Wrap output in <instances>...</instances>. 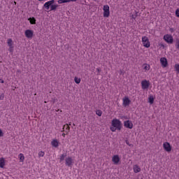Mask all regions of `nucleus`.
Instances as JSON below:
<instances>
[{
    "label": "nucleus",
    "instance_id": "nucleus-32",
    "mask_svg": "<svg viewBox=\"0 0 179 179\" xmlns=\"http://www.w3.org/2000/svg\"><path fill=\"white\" fill-rule=\"evenodd\" d=\"M62 136H63V138H65V136H66V133H62Z\"/></svg>",
    "mask_w": 179,
    "mask_h": 179
},
{
    "label": "nucleus",
    "instance_id": "nucleus-31",
    "mask_svg": "<svg viewBox=\"0 0 179 179\" xmlns=\"http://www.w3.org/2000/svg\"><path fill=\"white\" fill-rule=\"evenodd\" d=\"M0 136H3V132L1 129H0Z\"/></svg>",
    "mask_w": 179,
    "mask_h": 179
},
{
    "label": "nucleus",
    "instance_id": "nucleus-26",
    "mask_svg": "<svg viewBox=\"0 0 179 179\" xmlns=\"http://www.w3.org/2000/svg\"><path fill=\"white\" fill-rule=\"evenodd\" d=\"M38 155V157H44V155H45V152H44V151H40Z\"/></svg>",
    "mask_w": 179,
    "mask_h": 179
},
{
    "label": "nucleus",
    "instance_id": "nucleus-16",
    "mask_svg": "<svg viewBox=\"0 0 179 179\" xmlns=\"http://www.w3.org/2000/svg\"><path fill=\"white\" fill-rule=\"evenodd\" d=\"M51 145L53 148H58V146H59V141L57 139H52L51 141Z\"/></svg>",
    "mask_w": 179,
    "mask_h": 179
},
{
    "label": "nucleus",
    "instance_id": "nucleus-35",
    "mask_svg": "<svg viewBox=\"0 0 179 179\" xmlns=\"http://www.w3.org/2000/svg\"><path fill=\"white\" fill-rule=\"evenodd\" d=\"M126 143H127V145H128L129 146H131V145L129 144V143L127 142Z\"/></svg>",
    "mask_w": 179,
    "mask_h": 179
},
{
    "label": "nucleus",
    "instance_id": "nucleus-28",
    "mask_svg": "<svg viewBox=\"0 0 179 179\" xmlns=\"http://www.w3.org/2000/svg\"><path fill=\"white\" fill-rule=\"evenodd\" d=\"M176 16L177 17H179V8H177L176 10Z\"/></svg>",
    "mask_w": 179,
    "mask_h": 179
},
{
    "label": "nucleus",
    "instance_id": "nucleus-8",
    "mask_svg": "<svg viewBox=\"0 0 179 179\" xmlns=\"http://www.w3.org/2000/svg\"><path fill=\"white\" fill-rule=\"evenodd\" d=\"M24 36L27 38L31 39L33 36H34V31L31 29H27L24 31Z\"/></svg>",
    "mask_w": 179,
    "mask_h": 179
},
{
    "label": "nucleus",
    "instance_id": "nucleus-15",
    "mask_svg": "<svg viewBox=\"0 0 179 179\" xmlns=\"http://www.w3.org/2000/svg\"><path fill=\"white\" fill-rule=\"evenodd\" d=\"M69 125H71V124H64L63 126V129H62V132H65L66 134V135H68L69 134V131H71V127H69Z\"/></svg>",
    "mask_w": 179,
    "mask_h": 179
},
{
    "label": "nucleus",
    "instance_id": "nucleus-5",
    "mask_svg": "<svg viewBox=\"0 0 179 179\" xmlns=\"http://www.w3.org/2000/svg\"><path fill=\"white\" fill-rule=\"evenodd\" d=\"M163 39L164 40V41H166V43H167L168 44H173L174 39L173 38V36L170 35V34H165L164 36Z\"/></svg>",
    "mask_w": 179,
    "mask_h": 179
},
{
    "label": "nucleus",
    "instance_id": "nucleus-27",
    "mask_svg": "<svg viewBox=\"0 0 179 179\" xmlns=\"http://www.w3.org/2000/svg\"><path fill=\"white\" fill-rule=\"evenodd\" d=\"M96 115H99V117H101V110H97L96 113Z\"/></svg>",
    "mask_w": 179,
    "mask_h": 179
},
{
    "label": "nucleus",
    "instance_id": "nucleus-30",
    "mask_svg": "<svg viewBox=\"0 0 179 179\" xmlns=\"http://www.w3.org/2000/svg\"><path fill=\"white\" fill-rule=\"evenodd\" d=\"M176 47L178 50H179V41L176 43Z\"/></svg>",
    "mask_w": 179,
    "mask_h": 179
},
{
    "label": "nucleus",
    "instance_id": "nucleus-12",
    "mask_svg": "<svg viewBox=\"0 0 179 179\" xmlns=\"http://www.w3.org/2000/svg\"><path fill=\"white\" fill-rule=\"evenodd\" d=\"M129 104H131V99H129V98L128 96H124L122 99V106L124 107H128V106H129Z\"/></svg>",
    "mask_w": 179,
    "mask_h": 179
},
{
    "label": "nucleus",
    "instance_id": "nucleus-9",
    "mask_svg": "<svg viewBox=\"0 0 179 179\" xmlns=\"http://www.w3.org/2000/svg\"><path fill=\"white\" fill-rule=\"evenodd\" d=\"M7 44L9 47L8 48V51L11 53V54H13V48H14V46H13V41L12 40V38H8L7 40Z\"/></svg>",
    "mask_w": 179,
    "mask_h": 179
},
{
    "label": "nucleus",
    "instance_id": "nucleus-13",
    "mask_svg": "<svg viewBox=\"0 0 179 179\" xmlns=\"http://www.w3.org/2000/svg\"><path fill=\"white\" fill-rule=\"evenodd\" d=\"M120 160L121 158H120V156L118 155H115L112 157V162L116 166L120 164Z\"/></svg>",
    "mask_w": 179,
    "mask_h": 179
},
{
    "label": "nucleus",
    "instance_id": "nucleus-25",
    "mask_svg": "<svg viewBox=\"0 0 179 179\" xmlns=\"http://www.w3.org/2000/svg\"><path fill=\"white\" fill-rule=\"evenodd\" d=\"M65 157H66V154H62L60 155V162H64L65 160Z\"/></svg>",
    "mask_w": 179,
    "mask_h": 179
},
{
    "label": "nucleus",
    "instance_id": "nucleus-7",
    "mask_svg": "<svg viewBox=\"0 0 179 179\" xmlns=\"http://www.w3.org/2000/svg\"><path fill=\"white\" fill-rule=\"evenodd\" d=\"M103 17H109L110 16V6L108 5H104L103 7Z\"/></svg>",
    "mask_w": 179,
    "mask_h": 179
},
{
    "label": "nucleus",
    "instance_id": "nucleus-17",
    "mask_svg": "<svg viewBox=\"0 0 179 179\" xmlns=\"http://www.w3.org/2000/svg\"><path fill=\"white\" fill-rule=\"evenodd\" d=\"M142 66H143V71H145V72H148V71H150V64L144 63Z\"/></svg>",
    "mask_w": 179,
    "mask_h": 179
},
{
    "label": "nucleus",
    "instance_id": "nucleus-29",
    "mask_svg": "<svg viewBox=\"0 0 179 179\" xmlns=\"http://www.w3.org/2000/svg\"><path fill=\"white\" fill-rule=\"evenodd\" d=\"M3 99H5V96L2 94L0 95V100H3Z\"/></svg>",
    "mask_w": 179,
    "mask_h": 179
},
{
    "label": "nucleus",
    "instance_id": "nucleus-11",
    "mask_svg": "<svg viewBox=\"0 0 179 179\" xmlns=\"http://www.w3.org/2000/svg\"><path fill=\"white\" fill-rule=\"evenodd\" d=\"M160 64L162 68H167V66H169V62H167V59L166 57L160 58Z\"/></svg>",
    "mask_w": 179,
    "mask_h": 179
},
{
    "label": "nucleus",
    "instance_id": "nucleus-33",
    "mask_svg": "<svg viewBox=\"0 0 179 179\" xmlns=\"http://www.w3.org/2000/svg\"><path fill=\"white\" fill-rule=\"evenodd\" d=\"M133 19H136V16H134V15H132Z\"/></svg>",
    "mask_w": 179,
    "mask_h": 179
},
{
    "label": "nucleus",
    "instance_id": "nucleus-1",
    "mask_svg": "<svg viewBox=\"0 0 179 179\" xmlns=\"http://www.w3.org/2000/svg\"><path fill=\"white\" fill-rule=\"evenodd\" d=\"M122 129V123L121 121L117 118H115L111 122V126L110 129L112 132H115V131H121Z\"/></svg>",
    "mask_w": 179,
    "mask_h": 179
},
{
    "label": "nucleus",
    "instance_id": "nucleus-20",
    "mask_svg": "<svg viewBox=\"0 0 179 179\" xmlns=\"http://www.w3.org/2000/svg\"><path fill=\"white\" fill-rule=\"evenodd\" d=\"M0 167L1 169L5 167V159L3 157L0 158Z\"/></svg>",
    "mask_w": 179,
    "mask_h": 179
},
{
    "label": "nucleus",
    "instance_id": "nucleus-24",
    "mask_svg": "<svg viewBox=\"0 0 179 179\" xmlns=\"http://www.w3.org/2000/svg\"><path fill=\"white\" fill-rule=\"evenodd\" d=\"M74 82H75V83H77V85H79V83H80V82H81V80H80V78H79L78 77H75Z\"/></svg>",
    "mask_w": 179,
    "mask_h": 179
},
{
    "label": "nucleus",
    "instance_id": "nucleus-3",
    "mask_svg": "<svg viewBox=\"0 0 179 179\" xmlns=\"http://www.w3.org/2000/svg\"><path fill=\"white\" fill-rule=\"evenodd\" d=\"M74 164L75 159H73L72 157H67L65 158V165L67 166V167H72Z\"/></svg>",
    "mask_w": 179,
    "mask_h": 179
},
{
    "label": "nucleus",
    "instance_id": "nucleus-34",
    "mask_svg": "<svg viewBox=\"0 0 179 179\" xmlns=\"http://www.w3.org/2000/svg\"><path fill=\"white\" fill-rule=\"evenodd\" d=\"M96 71H98V72H100V69L97 68Z\"/></svg>",
    "mask_w": 179,
    "mask_h": 179
},
{
    "label": "nucleus",
    "instance_id": "nucleus-22",
    "mask_svg": "<svg viewBox=\"0 0 179 179\" xmlns=\"http://www.w3.org/2000/svg\"><path fill=\"white\" fill-rule=\"evenodd\" d=\"M28 20H29V23H31V24H36V18L30 17Z\"/></svg>",
    "mask_w": 179,
    "mask_h": 179
},
{
    "label": "nucleus",
    "instance_id": "nucleus-10",
    "mask_svg": "<svg viewBox=\"0 0 179 179\" xmlns=\"http://www.w3.org/2000/svg\"><path fill=\"white\" fill-rule=\"evenodd\" d=\"M163 148L165 152H167L168 153H170V152H171V145H170V143L169 142H164L163 143Z\"/></svg>",
    "mask_w": 179,
    "mask_h": 179
},
{
    "label": "nucleus",
    "instance_id": "nucleus-6",
    "mask_svg": "<svg viewBox=\"0 0 179 179\" xmlns=\"http://www.w3.org/2000/svg\"><path fill=\"white\" fill-rule=\"evenodd\" d=\"M142 43L143 47H145V48H149V47H150V41H149V38H148V36L142 37Z\"/></svg>",
    "mask_w": 179,
    "mask_h": 179
},
{
    "label": "nucleus",
    "instance_id": "nucleus-38",
    "mask_svg": "<svg viewBox=\"0 0 179 179\" xmlns=\"http://www.w3.org/2000/svg\"><path fill=\"white\" fill-rule=\"evenodd\" d=\"M17 72H20V71L17 70Z\"/></svg>",
    "mask_w": 179,
    "mask_h": 179
},
{
    "label": "nucleus",
    "instance_id": "nucleus-4",
    "mask_svg": "<svg viewBox=\"0 0 179 179\" xmlns=\"http://www.w3.org/2000/svg\"><path fill=\"white\" fill-rule=\"evenodd\" d=\"M150 87V81L148 80H143L141 81V89L143 90H148Z\"/></svg>",
    "mask_w": 179,
    "mask_h": 179
},
{
    "label": "nucleus",
    "instance_id": "nucleus-21",
    "mask_svg": "<svg viewBox=\"0 0 179 179\" xmlns=\"http://www.w3.org/2000/svg\"><path fill=\"white\" fill-rule=\"evenodd\" d=\"M148 103H150V104H153V103H155V97L152 95L149 96Z\"/></svg>",
    "mask_w": 179,
    "mask_h": 179
},
{
    "label": "nucleus",
    "instance_id": "nucleus-37",
    "mask_svg": "<svg viewBox=\"0 0 179 179\" xmlns=\"http://www.w3.org/2000/svg\"><path fill=\"white\" fill-rule=\"evenodd\" d=\"M15 5H16V1H14Z\"/></svg>",
    "mask_w": 179,
    "mask_h": 179
},
{
    "label": "nucleus",
    "instance_id": "nucleus-14",
    "mask_svg": "<svg viewBox=\"0 0 179 179\" xmlns=\"http://www.w3.org/2000/svg\"><path fill=\"white\" fill-rule=\"evenodd\" d=\"M124 126L125 128H129V129H132V128H134V124L130 120L124 121Z\"/></svg>",
    "mask_w": 179,
    "mask_h": 179
},
{
    "label": "nucleus",
    "instance_id": "nucleus-23",
    "mask_svg": "<svg viewBox=\"0 0 179 179\" xmlns=\"http://www.w3.org/2000/svg\"><path fill=\"white\" fill-rule=\"evenodd\" d=\"M20 162H24V155L22 153L19 155Z\"/></svg>",
    "mask_w": 179,
    "mask_h": 179
},
{
    "label": "nucleus",
    "instance_id": "nucleus-18",
    "mask_svg": "<svg viewBox=\"0 0 179 179\" xmlns=\"http://www.w3.org/2000/svg\"><path fill=\"white\" fill-rule=\"evenodd\" d=\"M133 170L136 174L138 173H141V167H139V166L138 165H134Z\"/></svg>",
    "mask_w": 179,
    "mask_h": 179
},
{
    "label": "nucleus",
    "instance_id": "nucleus-2",
    "mask_svg": "<svg viewBox=\"0 0 179 179\" xmlns=\"http://www.w3.org/2000/svg\"><path fill=\"white\" fill-rule=\"evenodd\" d=\"M55 3V0H50L49 1H47L44 3L43 6L46 10H48L50 9V10H57V8H58L57 4H54Z\"/></svg>",
    "mask_w": 179,
    "mask_h": 179
},
{
    "label": "nucleus",
    "instance_id": "nucleus-36",
    "mask_svg": "<svg viewBox=\"0 0 179 179\" xmlns=\"http://www.w3.org/2000/svg\"><path fill=\"white\" fill-rule=\"evenodd\" d=\"M4 81L3 80H1V83H3Z\"/></svg>",
    "mask_w": 179,
    "mask_h": 179
},
{
    "label": "nucleus",
    "instance_id": "nucleus-39",
    "mask_svg": "<svg viewBox=\"0 0 179 179\" xmlns=\"http://www.w3.org/2000/svg\"><path fill=\"white\" fill-rule=\"evenodd\" d=\"M38 1H43V0H38Z\"/></svg>",
    "mask_w": 179,
    "mask_h": 179
},
{
    "label": "nucleus",
    "instance_id": "nucleus-19",
    "mask_svg": "<svg viewBox=\"0 0 179 179\" xmlns=\"http://www.w3.org/2000/svg\"><path fill=\"white\" fill-rule=\"evenodd\" d=\"M78 0H58L57 2L58 3H66L68 2H76Z\"/></svg>",
    "mask_w": 179,
    "mask_h": 179
}]
</instances>
